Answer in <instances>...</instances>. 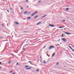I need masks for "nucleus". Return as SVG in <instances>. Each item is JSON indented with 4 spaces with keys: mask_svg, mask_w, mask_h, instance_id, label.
Wrapping results in <instances>:
<instances>
[{
    "mask_svg": "<svg viewBox=\"0 0 74 74\" xmlns=\"http://www.w3.org/2000/svg\"><path fill=\"white\" fill-rule=\"evenodd\" d=\"M52 48H55V46H50L49 48V49H51Z\"/></svg>",
    "mask_w": 74,
    "mask_h": 74,
    "instance_id": "obj_1",
    "label": "nucleus"
},
{
    "mask_svg": "<svg viewBox=\"0 0 74 74\" xmlns=\"http://www.w3.org/2000/svg\"><path fill=\"white\" fill-rule=\"evenodd\" d=\"M64 42H66V39L65 38H64L61 39Z\"/></svg>",
    "mask_w": 74,
    "mask_h": 74,
    "instance_id": "obj_2",
    "label": "nucleus"
},
{
    "mask_svg": "<svg viewBox=\"0 0 74 74\" xmlns=\"http://www.w3.org/2000/svg\"><path fill=\"white\" fill-rule=\"evenodd\" d=\"M64 33H65V34H70V33L66 32H64Z\"/></svg>",
    "mask_w": 74,
    "mask_h": 74,
    "instance_id": "obj_3",
    "label": "nucleus"
},
{
    "mask_svg": "<svg viewBox=\"0 0 74 74\" xmlns=\"http://www.w3.org/2000/svg\"><path fill=\"white\" fill-rule=\"evenodd\" d=\"M49 26H51V27H54V26L53 25L51 24H49Z\"/></svg>",
    "mask_w": 74,
    "mask_h": 74,
    "instance_id": "obj_4",
    "label": "nucleus"
},
{
    "mask_svg": "<svg viewBox=\"0 0 74 74\" xmlns=\"http://www.w3.org/2000/svg\"><path fill=\"white\" fill-rule=\"evenodd\" d=\"M32 68V67H30L29 68H27V69H26V70H30V69H31Z\"/></svg>",
    "mask_w": 74,
    "mask_h": 74,
    "instance_id": "obj_5",
    "label": "nucleus"
},
{
    "mask_svg": "<svg viewBox=\"0 0 74 74\" xmlns=\"http://www.w3.org/2000/svg\"><path fill=\"white\" fill-rule=\"evenodd\" d=\"M55 55V53H54L52 55V57H53V56Z\"/></svg>",
    "mask_w": 74,
    "mask_h": 74,
    "instance_id": "obj_6",
    "label": "nucleus"
},
{
    "mask_svg": "<svg viewBox=\"0 0 74 74\" xmlns=\"http://www.w3.org/2000/svg\"><path fill=\"white\" fill-rule=\"evenodd\" d=\"M35 15V14L34 13L33 14L31 15V16H34Z\"/></svg>",
    "mask_w": 74,
    "mask_h": 74,
    "instance_id": "obj_7",
    "label": "nucleus"
},
{
    "mask_svg": "<svg viewBox=\"0 0 74 74\" xmlns=\"http://www.w3.org/2000/svg\"><path fill=\"white\" fill-rule=\"evenodd\" d=\"M68 47H69V48H70V49H71L73 50V49H72V48L71 47H70V46H68Z\"/></svg>",
    "mask_w": 74,
    "mask_h": 74,
    "instance_id": "obj_8",
    "label": "nucleus"
},
{
    "mask_svg": "<svg viewBox=\"0 0 74 74\" xmlns=\"http://www.w3.org/2000/svg\"><path fill=\"white\" fill-rule=\"evenodd\" d=\"M39 70H40V69H38L37 70H36V71H37V72H38Z\"/></svg>",
    "mask_w": 74,
    "mask_h": 74,
    "instance_id": "obj_9",
    "label": "nucleus"
},
{
    "mask_svg": "<svg viewBox=\"0 0 74 74\" xmlns=\"http://www.w3.org/2000/svg\"><path fill=\"white\" fill-rule=\"evenodd\" d=\"M15 23H16V25H19V23L16 22H15Z\"/></svg>",
    "mask_w": 74,
    "mask_h": 74,
    "instance_id": "obj_10",
    "label": "nucleus"
},
{
    "mask_svg": "<svg viewBox=\"0 0 74 74\" xmlns=\"http://www.w3.org/2000/svg\"><path fill=\"white\" fill-rule=\"evenodd\" d=\"M43 62L44 63H45V64H46V63H47V62H45V60H43Z\"/></svg>",
    "mask_w": 74,
    "mask_h": 74,
    "instance_id": "obj_11",
    "label": "nucleus"
},
{
    "mask_svg": "<svg viewBox=\"0 0 74 74\" xmlns=\"http://www.w3.org/2000/svg\"><path fill=\"white\" fill-rule=\"evenodd\" d=\"M41 23V22H40L38 23V24H37V25H39L40 23Z\"/></svg>",
    "mask_w": 74,
    "mask_h": 74,
    "instance_id": "obj_12",
    "label": "nucleus"
},
{
    "mask_svg": "<svg viewBox=\"0 0 74 74\" xmlns=\"http://www.w3.org/2000/svg\"><path fill=\"white\" fill-rule=\"evenodd\" d=\"M69 8H66V10H67V11H69Z\"/></svg>",
    "mask_w": 74,
    "mask_h": 74,
    "instance_id": "obj_13",
    "label": "nucleus"
},
{
    "mask_svg": "<svg viewBox=\"0 0 74 74\" xmlns=\"http://www.w3.org/2000/svg\"><path fill=\"white\" fill-rule=\"evenodd\" d=\"M27 18L28 19H30L31 18V17H27Z\"/></svg>",
    "mask_w": 74,
    "mask_h": 74,
    "instance_id": "obj_14",
    "label": "nucleus"
},
{
    "mask_svg": "<svg viewBox=\"0 0 74 74\" xmlns=\"http://www.w3.org/2000/svg\"><path fill=\"white\" fill-rule=\"evenodd\" d=\"M27 67H29V66H25V68H27Z\"/></svg>",
    "mask_w": 74,
    "mask_h": 74,
    "instance_id": "obj_15",
    "label": "nucleus"
},
{
    "mask_svg": "<svg viewBox=\"0 0 74 74\" xmlns=\"http://www.w3.org/2000/svg\"><path fill=\"white\" fill-rule=\"evenodd\" d=\"M26 13H27V12L26 11V12H25L24 13V14H26Z\"/></svg>",
    "mask_w": 74,
    "mask_h": 74,
    "instance_id": "obj_16",
    "label": "nucleus"
},
{
    "mask_svg": "<svg viewBox=\"0 0 74 74\" xmlns=\"http://www.w3.org/2000/svg\"><path fill=\"white\" fill-rule=\"evenodd\" d=\"M38 16H36V17H34V18H35V19H36V18H37V17H38Z\"/></svg>",
    "mask_w": 74,
    "mask_h": 74,
    "instance_id": "obj_17",
    "label": "nucleus"
},
{
    "mask_svg": "<svg viewBox=\"0 0 74 74\" xmlns=\"http://www.w3.org/2000/svg\"><path fill=\"white\" fill-rule=\"evenodd\" d=\"M38 12L37 11H36L34 13L35 14H36V13H37Z\"/></svg>",
    "mask_w": 74,
    "mask_h": 74,
    "instance_id": "obj_18",
    "label": "nucleus"
},
{
    "mask_svg": "<svg viewBox=\"0 0 74 74\" xmlns=\"http://www.w3.org/2000/svg\"><path fill=\"white\" fill-rule=\"evenodd\" d=\"M64 27H59V28H63Z\"/></svg>",
    "mask_w": 74,
    "mask_h": 74,
    "instance_id": "obj_19",
    "label": "nucleus"
},
{
    "mask_svg": "<svg viewBox=\"0 0 74 74\" xmlns=\"http://www.w3.org/2000/svg\"><path fill=\"white\" fill-rule=\"evenodd\" d=\"M7 11L8 12H9V10H7Z\"/></svg>",
    "mask_w": 74,
    "mask_h": 74,
    "instance_id": "obj_20",
    "label": "nucleus"
},
{
    "mask_svg": "<svg viewBox=\"0 0 74 74\" xmlns=\"http://www.w3.org/2000/svg\"><path fill=\"white\" fill-rule=\"evenodd\" d=\"M47 14L45 15H44V16L45 17V16H47Z\"/></svg>",
    "mask_w": 74,
    "mask_h": 74,
    "instance_id": "obj_21",
    "label": "nucleus"
},
{
    "mask_svg": "<svg viewBox=\"0 0 74 74\" xmlns=\"http://www.w3.org/2000/svg\"><path fill=\"white\" fill-rule=\"evenodd\" d=\"M65 21H66L65 20H63L62 21V22H65Z\"/></svg>",
    "mask_w": 74,
    "mask_h": 74,
    "instance_id": "obj_22",
    "label": "nucleus"
},
{
    "mask_svg": "<svg viewBox=\"0 0 74 74\" xmlns=\"http://www.w3.org/2000/svg\"><path fill=\"white\" fill-rule=\"evenodd\" d=\"M32 62L31 61H28V63H32Z\"/></svg>",
    "mask_w": 74,
    "mask_h": 74,
    "instance_id": "obj_23",
    "label": "nucleus"
},
{
    "mask_svg": "<svg viewBox=\"0 0 74 74\" xmlns=\"http://www.w3.org/2000/svg\"><path fill=\"white\" fill-rule=\"evenodd\" d=\"M0 64H1V65H2V64H1V62H0Z\"/></svg>",
    "mask_w": 74,
    "mask_h": 74,
    "instance_id": "obj_24",
    "label": "nucleus"
},
{
    "mask_svg": "<svg viewBox=\"0 0 74 74\" xmlns=\"http://www.w3.org/2000/svg\"><path fill=\"white\" fill-rule=\"evenodd\" d=\"M63 36H64V35L63 34H62V35L61 36L62 37H63Z\"/></svg>",
    "mask_w": 74,
    "mask_h": 74,
    "instance_id": "obj_25",
    "label": "nucleus"
},
{
    "mask_svg": "<svg viewBox=\"0 0 74 74\" xmlns=\"http://www.w3.org/2000/svg\"><path fill=\"white\" fill-rule=\"evenodd\" d=\"M28 45V44H26V45H25L24 47H25V46H27V45Z\"/></svg>",
    "mask_w": 74,
    "mask_h": 74,
    "instance_id": "obj_26",
    "label": "nucleus"
},
{
    "mask_svg": "<svg viewBox=\"0 0 74 74\" xmlns=\"http://www.w3.org/2000/svg\"><path fill=\"white\" fill-rule=\"evenodd\" d=\"M10 62H11V61H9V64H10Z\"/></svg>",
    "mask_w": 74,
    "mask_h": 74,
    "instance_id": "obj_27",
    "label": "nucleus"
},
{
    "mask_svg": "<svg viewBox=\"0 0 74 74\" xmlns=\"http://www.w3.org/2000/svg\"><path fill=\"white\" fill-rule=\"evenodd\" d=\"M10 72L11 73H12V71H10Z\"/></svg>",
    "mask_w": 74,
    "mask_h": 74,
    "instance_id": "obj_28",
    "label": "nucleus"
},
{
    "mask_svg": "<svg viewBox=\"0 0 74 74\" xmlns=\"http://www.w3.org/2000/svg\"><path fill=\"white\" fill-rule=\"evenodd\" d=\"M58 64H59V63H57L56 65H58Z\"/></svg>",
    "mask_w": 74,
    "mask_h": 74,
    "instance_id": "obj_29",
    "label": "nucleus"
},
{
    "mask_svg": "<svg viewBox=\"0 0 74 74\" xmlns=\"http://www.w3.org/2000/svg\"><path fill=\"white\" fill-rule=\"evenodd\" d=\"M23 50H25V49L23 48Z\"/></svg>",
    "mask_w": 74,
    "mask_h": 74,
    "instance_id": "obj_30",
    "label": "nucleus"
},
{
    "mask_svg": "<svg viewBox=\"0 0 74 74\" xmlns=\"http://www.w3.org/2000/svg\"><path fill=\"white\" fill-rule=\"evenodd\" d=\"M45 47H46V46H45L43 48H45Z\"/></svg>",
    "mask_w": 74,
    "mask_h": 74,
    "instance_id": "obj_31",
    "label": "nucleus"
},
{
    "mask_svg": "<svg viewBox=\"0 0 74 74\" xmlns=\"http://www.w3.org/2000/svg\"><path fill=\"white\" fill-rule=\"evenodd\" d=\"M26 3H27V1H28V0H26Z\"/></svg>",
    "mask_w": 74,
    "mask_h": 74,
    "instance_id": "obj_32",
    "label": "nucleus"
},
{
    "mask_svg": "<svg viewBox=\"0 0 74 74\" xmlns=\"http://www.w3.org/2000/svg\"><path fill=\"white\" fill-rule=\"evenodd\" d=\"M21 10H23V8H22V7L21 8Z\"/></svg>",
    "mask_w": 74,
    "mask_h": 74,
    "instance_id": "obj_33",
    "label": "nucleus"
},
{
    "mask_svg": "<svg viewBox=\"0 0 74 74\" xmlns=\"http://www.w3.org/2000/svg\"><path fill=\"white\" fill-rule=\"evenodd\" d=\"M40 2H41V1H38V3H40Z\"/></svg>",
    "mask_w": 74,
    "mask_h": 74,
    "instance_id": "obj_34",
    "label": "nucleus"
},
{
    "mask_svg": "<svg viewBox=\"0 0 74 74\" xmlns=\"http://www.w3.org/2000/svg\"><path fill=\"white\" fill-rule=\"evenodd\" d=\"M12 8H11L10 9V10H12Z\"/></svg>",
    "mask_w": 74,
    "mask_h": 74,
    "instance_id": "obj_35",
    "label": "nucleus"
},
{
    "mask_svg": "<svg viewBox=\"0 0 74 74\" xmlns=\"http://www.w3.org/2000/svg\"><path fill=\"white\" fill-rule=\"evenodd\" d=\"M28 14H30V12H29Z\"/></svg>",
    "mask_w": 74,
    "mask_h": 74,
    "instance_id": "obj_36",
    "label": "nucleus"
},
{
    "mask_svg": "<svg viewBox=\"0 0 74 74\" xmlns=\"http://www.w3.org/2000/svg\"><path fill=\"white\" fill-rule=\"evenodd\" d=\"M72 50V51H73V52H74V49H73Z\"/></svg>",
    "mask_w": 74,
    "mask_h": 74,
    "instance_id": "obj_37",
    "label": "nucleus"
},
{
    "mask_svg": "<svg viewBox=\"0 0 74 74\" xmlns=\"http://www.w3.org/2000/svg\"><path fill=\"white\" fill-rule=\"evenodd\" d=\"M62 53V52H61L60 53V54H61Z\"/></svg>",
    "mask_w": 74,
    "mask_h": 74,
    "instance_id": "obj_38",
    "label": "nucleus"
},
{
    "mask_svg": "<svg viewBox=\"0 0 74 74\" xmlns=\"http://www.w3.org/2000/svg\"><path fill=\"white\" fill-rule=\"evenodd\" d=\"M19 64V63H17V64Z\"/></svg>",
    "mask_w": 74,
    "mask_h": 74,
    "instance_id": "obj_39",
    "label": "nucleus"
},
{
    "mask_svg": "<svg viewBox=\"0 0 74 74\" xmlns=\"http://www.w3.org/2000/svg\"><path fill=\"white\" fill-rule=\"evenodd\" d=\"M15 74V73H12V74Z\"/></svg>",
    "mask_w": 74,
    "mask_h": 74,
    "instance_id": "obj_40",
    "label": "nucleus"
},
{
    "mask_svg": "<svg viewBox=\"0 0 74 74\" xmlns=\"http://www.w3.org/2000/svg\"><path fill=\"white\" fill-rule=\"evenodd\" d=\"M21 14H23V13H22V12H21Z\"/></svg>",
    "mask_w": 74,
    "mask_h": 74,
    "instance_id": "obj_41",
    "label": "nucleus"
},
{
    "mask_svg": "<svg viewBox=\"0 0 74 74\" xmlns=\"http://www.w3.org/2000/svg\"><path fill=\"white\" fill-rule=\"evenodd\" d=\"M44 17H45L44 16H43V18H44Z\"/></svg>",
    "mask_w": 74,
    "mask_h": 74,
    "instance_id": "obj_42",
    "label": "nucleus"
},
{
    "mask_svg": "<svg viewBox=\"0 0 74 74\" xmlns=\"http://www.w3.org/2000/svg\"><path fill=\"white\" fill-rule=\"evenodd\" d=\"M41 18H42H42H43V17H42Z\"/></svg>",
    "mask_w": 74,
    "mask_h": 74,
    "instance_id": "obj_43",
    "label": "nucleus"
},
{
    "mask_svg": "<svg viewBox=\"0 0 74 74\" xmlns=\"http://www.w3.org/2000/svg\"><path fill=\"white\" fill-rule=\"evenodd\" d=\"M28 7H29V6H27V8H28Z\"/></svg>",
    "mask_w": 74,
    "mask_h": 74,
    "instance_id": "obj_44",
    "label": "nucleus"
},
{
    "mask_svg": "<svg viewBox=\"0 0 74 74\" xmlns=\"http://www.w3.org/2000/svg\"><path fill=\"white\" fill-rule=\"evenodd\" d=\"M1 67H0V69H1Z\"/></svg>",
    "mask_w": 74,
    "mask_h": 74,
    "instance_id": "obj_45",
    "label": "nucleus"
},
{
    "mask_svg": "<svg viewBox=\"0 0 74 74\" xmlns=\"http://www.w3.org/2000/svg\"><path fill=\"white\" fill-rule=\"evenodd\" d=\"M59 45V46H60V45Z\"/></svg>",
    "mask_w": 74,
    "mask_h": 74,
    "instance_id": "obj_46",
    "label": "nucleus"
},
{
    "mask_svg": "<svg viewBox=\"0 0 74 74\" xmlns=\"http://www.w3.org/2000/svg\"><path fill=\"white\" fill-rule=\"evenodd\" d=\"M60 44H62V43H60Z\"/></svg>",
    "mask_w": 74,
    "mask_h": 74,
    "instance_id": "obj_47",
    "label": "nucleus"
},
{
    "mask_svg": "<svg viewBox=\"0 0 74 74\" xmlns=\"http://www.w3.org/2000/svg\"><path fill=\"white\" fill-rule=\"evenodd\" d=\"M2 26H4V25H2Z\"/></svg>",
    "mask_w": 74,
    "mask_h": 74,
    "instance_id": "obj_48",
    "label": "nucleus"
},
{
    "mask_svg": "<svg viewBox=\"0 0 74 74\" xmlns=\"http://www.w3.org/2000/svg\"><path fill=\"white\" fill-rule=\"evenodd\" d=\"M72 55H73L74 56V54H72Z\"/></svg>",
    "mask_w": 74,
    "mask_h": 74,
    "instance_id": "obj_49",
    "label": "nucleus"
},
{
    "mask_svg": "<svg viewBox=\"0 0 74 74\" xmlns=\"http://www.w3.org/2000/svg\"><path fill=\"white\" fill-rule=\"evenodd\" d=\"M60 39H59V41H60Z\"/></svg>",
    "mask_w": 74,
    "mask_h": 74,
    "instance_id": "obj_50",
    "label": "nucleus"
},
{
    "mask_svg": "<svg viewBox=\"0 0 74 74\" xmlns=\"http://www.w3.org/2000/svg\"><path fill=\"white\" fill-rule=\"evenodd\" d=\"M61 30H63V29H61Z\"/></svg>",
    "mask_w": 74,
    "mask_h": 74,
    "instance_id": "obj_51",
    "label": "nucleus"
},
{
    "mask_svg": "<svg viewBox=\"0 0 74 74\" xmlns=\"http://www.w3.org/2000/svg\"><path fill=\"white\" fill-rule=\"evenodd\" d=\"M1 38H2V37H1Z\"/></svg>",
    "mask_w": 74,
    "mask_h": 74,
    "instance_id": "obj_52",
    "label": "nucleus"
},
{
    "mask_svg": "<svg viewBox=\"0 0 74 74\" xmlns=\"http://www.w3.org/2000/svg\"><path fill=\"white\" fill-rule=\"evenodd\" d=\"M30 64H32V63H30Z\"/></svg>",
    "mask_w": 74,
    "mask_h": 74,
    "instance_id": "obj_53",
    "label": "nucleus"
},
{
    "mask_svg": "<svg viewBox=\"0 0 74 74\" xmlns=\"http://www.w3.org/2000/svg\"><path fill=\"white\" fill-rule=\"evenodd\" d=\"M40 39H39V40H40Z\"/></svg>",
    "mask_w": 74,
    "mask_h": 74,
    "instance_id": "obj_54",
    "label": "nucleus"
},
{
    "mask_svg": "<svg viewBox=\"0 0 74 74\" xmlns=\"http://www.w3.org/2000/svg\"><path fill=\"white\" fill-rule=\"evenodd\" d=\"M64 29V30H65V29Z\"/></svg>",
    "mask_w": 74,
    "mask_h": 74,
    "instance_id": "obj_55",
    "label": "nucleus"
},
{
    "mask_svg": "<svg viewBox=\"0 0 74 74\" xmlns=\"http://www.w3.org/2000/svg\"><path fill=\"white\" fill-rule=\"evenodd\" d=\"M16 53H18V52H16Z\"/></svg>",
    "mask_w": 74,
    "mask_h": 74,
    "instance_id": "obj_56",
    "label": "nucleus"
}]
</instances>
